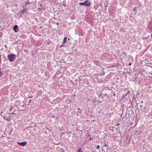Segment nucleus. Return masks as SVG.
<instances>
[{
	"mask_svg": "<svg viewBox=\"0 0 152 152\" xmlns=\"http://www.w3.org/2000/svg\"><path fill=\"white\" fill-rule=\"evenodd\" d=\"M15 55L11 54L8 56V58L10 62H13L15 59Z\"/></svg>",
	"mask_w": 152,
	"mask_h": 152,
	"instance_id": "2",
	"label": "nucleus"
},
{
	"mask_svg": "<svg viewBox=\"0 0 152 152\" xmlns=\"http://www.w3.org/2000/svg\"><path fill=\"white\" fill-rule=\"evenodd\" d=\"M120 124H117V126H118L119 125H120Z\"/></svg>",
	"mask_w": 152,
	"mask_h": 152,
	"instance_id": "14",
	"label": "nucleus"
},
{
	"mask_svg": "<svg viewBox=\"0 0 152 152\" xmlns=\"http://www.w3.org/2000/svg\"><path fill=\"white\" fill-rule=\"evenodd\" d=\"M67 40V38L66 37H64L63 39V41L65 42H66V41Z\"/></svg>",
	"mask_w": 152,
	"mask_h": 152,
	"instance_id": "6",
	"label": "nucleus"
},
{
	"mask_svg": "<svg viewBox=\"0 0 152 152\" xmlns=\"http://www.w3.org/2000/svg\"><path fill=\"white\" fill-rule=\"evenodd\" d=\"M38 9H39V10H41V9H40L39 8H38Z\"/></svg>",
	"mask_w": 152,
	"mask_h": 152,
	"instance_id": "17",
	"label": "nucleus"
},
{
	"mask_svg": "<svg viewBox=\"0 0 152 152\" xmlns=\"http://www.w3.org/2000/svg\"><path fill=\"white\" fill-rule=\"evenodd\" d=\"M31 102V100H29L28 102V103L30 104Z\"/></svg>",
	"mask_w": 152,
	"mask_h": 152,
	"instance_id": "9",
	"label": "nucleus"
},
{
	"mask_svg": "<svg viewBox=\"0 0 152 152\" xmlns=\"http://www.w3.org/2000/svg\"><path fill=\"white\" fill-rule=\"evenodd\" d=\"M76 152H82V151L81 150V148H78V151H77Z\"/></svg>",
	"mask_w": 152,
	"mask_h": 152,
	"instance_id": "5",
	"label": "nucleus"
},
{
	"mask_svg": "<svg viewBox=\"0 0 152 152\" xmlns=\"http://www.w3.org/2000/svg\"><path fill=\"white\" fill-rule=\"evenodd\" d=\"M18 27L17 25H15L14 27L13 30L15 32H17L18 30Z\"/></svg>",
	"mask_w": 152,
	"mask_h": 152,
	"instance_id": "3",
	"label": "nucleus"
},
{
	"mask_svg": "<svg viewBox=\"0 0 152 152\" xmlns=\"http://www.w3.org/2000/svg\"><path fill=\"white\" fill-rule=\"evenodd\" d=\"M99 145H97V149H99Z\"/></svg>",
	"mask_w": 152,
	"mask_h": 152,
	"instance_id": "8",
	"label": "nucleus"
},
{
	"mask_svg": "<svg viewBox=\"0 0 152 152\" xmlns=\"http://www.w3.org/2000/svg\"><path fill=\"white\" fill-rule=\"evenodd\" d=\"M104 147H107V145L106 144H104Z\"/></svg>",
	"mask_w": 152,
	"mask_h": 152,
	"instance_id": "10",
	"label": "nucleus"
},
{
	"mask_svg": "<svg viewBox=\"0 0 152 152\" xmlns=\"http://www.w3.org/2000/svg\"><path fill=\"white\" fill-rule=\"evenodd\" d=\"M24 109H21V110H24L25 109H26V107H24Z\"/></svg>",
	"mask_w": 152,
	"mask_h": 152,
	"instance_id": "11",
	"label": "nucleus"
},
{
	"mask_svg": "<svg viewBox=\"0 0 152 152\" xmlns=\"http://www.w3.org/2000/svg\"><path fill=\"white\" fill-rule=\"evenodd\" d=\"M113 95L114 96H115V94H114Z\"/></svg>",
	"mask_w": 152,
	"mask_h": 152,
	"instance_id": "18",
	"label": "nucleus"
},
{
	"mask_svg": "<svg viewBox=\"0 0 152 152\" xmlns=\"http://www.w3.org/2000/svg\"><path fill=\"white\" fill-rule=\"evenodd\" d=\"M32 97V96H30V97L29 96V97H28V98H31Z\"/></svg>",
	"mask_w": 152,
	"mask_h": 152,
	"instance_id": "13",
	"label": "nucleus"
},
{
	"mask_svg": "<svg viewBox=\"0 0 152 152\" xmlns=\"http://www.w3.org/2000/svg\"><path fill=\"white\" fill-rule=\"evenodd\" d=\"M79 4L80 5H82L85 6L86 7H90L91 4L88 0H86L84 2L80 3Z\"/></svg>",
	"mask_w": 152,
	"mask_h": 152,
	"instance_id": "1",
	"label": "nucleus"
},
{
	"mask_svg": "<svg viewBox=\"0 0 152 152\" xmlns=\"http://www.w3.org/2000/svg\"><path fill=\"white\" fill-rule=\"evenodd\" d=\"M27 144V142H20V145L24 146Z\"/></svg>",
	"mask_w": 152,
	"mask_h": 152,
	"instance_id": "4",
	"label": "nucleus"
},
{
	"mask_svg": "<svg viewBox=\"0 0 152 152\" xmlns=\"http://www.w3.org/2000/svg\"><path fill=\"white\" fill-rule=\"evenodd\" d=\"M17 142L18 144H19V142Z\"/></svg>",
	"mask_w": 152,
	"mask_h": 152,
	"instance_id": "16",
	"label": "nucleus"
},
{
	"mask_svg": "<svg viewBox=\"0 0 152 152\" xmlns=\"http://www.w3.org/2000/svg\"><path fill=\"white\" fill-rule=\"evenodd\" d=\"M131 64H131V63H129V65H131Z\"/></svg>",
	"mask_w": 152,
	"mask_h": 152,
	"instance_id": "15",
	"label": "nucleus"
},
{
	"mask_svg": "<svg viewBox=\"0 0 152 152\" xmlns=\"http://www.w3.org/2000/svg\"><path fill=\"white\" fill-rule=\"evenodd\" d=\"M134 10V11H135L136 10V8H135L134 9V10Z\"/></svg>",
	"mask_w": 152,
	"mask_h": 152,
	"instance_id": "12",
	"label": "nucleus"
},
{
	"mask_svg": "<svg viewBox=\"0 0 152 152\" xmlns=\"http://www.w3.org/2000/svg\"><path fill=\"white\" fill-rule=\"evenodd\" d=\"M29 3L30 4V3H29L28 2V1L27 3H26L25 4V5H27Z\"/></svg>",
	"mask_w": 152,
	"mask_h": 152,
	"instance_id": "7",
	"label": "nucleus"
}]
</instances>
